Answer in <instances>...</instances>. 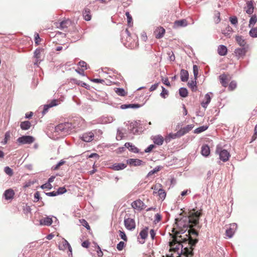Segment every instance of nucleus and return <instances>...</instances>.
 <instances>
[{
	"label": "nucleus",
	"instance_id": "1",
	"mask_svg": "<svg viewBox=\"0 0 257 257\" xmlns=\"http://www.w3.org/2000/svg\"><path fill=\"white\" fill-rule=\"evenodd\" d=\"M201 215V210L193 208L189 211V216H182L175 219V224L178 228V233L183 234L191 226H196Z\"/></svg>",
	"mask_w": 257,
	"mask_h": 257
},
{
	"label": "nucleus",
	"instance_id": "2",
	"mask_svg": "<svg viewBox=\"0 0 257 257\" xmlns=\"http://www.w3.org/2000/svg\"><path fill=\"white\" fill-rule=\"evenodd\" d=\"M73 131L72 122L59 124L55 127V133L62 137L70 134Z\"/></svg>",
	"mask_w": 257,
	"mask_h": 257
},
{
	"label": "nucleus",
	"instance_id": "3",
	"mask_svg": "<svg viewBox=\"0 0 257 257\" xmlns=\"http://www.w3.org/2000/svg\"><path fill=\"white\" fill-rule=\"evenodd\" d=\"M44 49L43 48H37L34 52L33 57L36 59L35 65H38L44 59Z\"/></svg>",
	"mask_w": 257,
	"mask_h": 257
},
{
	"label": "nucleus",
	"instance_id": "4",
	"mask_svg": "<svg viewBox=\"0 0 257 257\" xmlns=\"http://www.w3.org/2000/svg\"><path fill=\"white\" fill-rule=\"evenodd\" d=\"M216 152L219 155V159L223 162H227L230 157V153L225 149L217 148Z\"/></svg>",
	"mask_w": 257,
	"mask_h": 257
},
{
	"label": "nucleus",
	"instance_id": "5",
	"mask_svg": "<svg viewBox=\"0 0 257 257\" xmlns=\"http://www.w3.org/2000/svg\"><path fill=\"white\" fill-rule=\"evenodd\" d=\"M140 125V121H135L131 122L128 127L130 133L133 135H137L139 133V126Z\"/></svg>",
	"mask_w": 257,
	"mask_h": 257
},
{
	"label": "nucleus",
	"instance_id": "6",
	"mask_svg": "<svg viewBox=\"0 0 257 257\" xmlns=\"http://www.w3.org/2000/svg\"><path fill=\"white\" fill-rule=\"evenodd\" d=\"M59 104V100L58 99H53L50 102H48L47 103L44 105L43 109L41 111L43 115H44L48 111V109L53 106H57Z\"/></svg>",
	"mask_w": 257,
	"mask_h": 257
},
{
	"label": "nucleus",
	"instance_id": "7",
	"mask_svg": "<svg viewBox=\"0 0 257 257\" xmlns=\"http://www.w3.org/2000/svg\"><path fill=\"white\" fill-rule=\"evenodd\" d=\"M132 206L133 208L141 211L145 209L147 206L140 199H138L134 201L132 203Z\"/></svg>",
	"mask_w": 257,
	"mask_h": 257
},
{
	"label": "nucleus",
	"instance_id": "8",
	"mask_svg": "<svg viewBox=\"0 0 257 257\" xmlns=\"http://www.w3.org/2000/svg\"><path fill=\"white\" fill-rule=\"evenodd\" d=\"M125 227L129 230H133L136 227L135 221L133 218H125L124 220Z\"/></svg>",
	"mask_w": 257,
	"mask_h": 257
},
{
	"label": "nucleus",
	"instance_id": "9",
	"mask_svg": "<svg viewBox=\"0 0 257 257\" xmlns=\"http://www.w3.org/2000/svg\"><path fill=\"white\" fill-rule=\"evenodd\" d=\"M17 142L22 145L31 144L32 143V136H23L17 139Z\"/></svg>",
	"mask_w": 257,
	"mask_h": 257
},
{
	"label": "nucleus",
	"instance_id": "10",
	"mask_svg": "<svg viewBox=\"0 0 257 257\" xmlns=\"http://www.w3.org/2000/svg\"><path fill=\"white\" fill-rule=\"evenodd\" d=\"M85 120L81 117H76L73 119V123L72 126L73 129L75 127H82L84 126Z\"/></svg>",
	"mask_w": 257,
	"mask_h": 257
},
{
	"label": "nucleus",
	"instance_id": "11",
	"mask_svg": "<svg viewBox=\"0 0 257 257\" xmlns=\"http://www.w3.org/2000/svg\"><path fill=\"white\" fill-rule=\"evenodd\" d=\"M237 227V224L235 223L230 224L229 228L226 230V236L229 238H231L236 230Z\"/></svg>",
	"mask_w": 257,
	"mask_h": 257
},
{
	"label": "nucleus",
	"instance_id": "12",
	"mask_svg": "<svg viewBox=\"0 0 257 257\" xmlns=\"http://www.w3.org/2000/svg\"><path fill=\"white\" fill-rule=\"evenodd\" d=\"M94 138V134L92 132H88L84 133L82 136H80V138L84 142H90Z\"/></svg>",
	"mask_w": 257,
	"mask_h": 257
},
{
	"label": "nucleus",
	"instance_id": "13",
	"mask_svg": "<svg viewBox=\"0 0 257 257\" xmlns=\"http://www.w3.org/2000/svg\"><path fill=\"white\" fill-rule=\"evenodd\" d=\"M246 47L238 48L235 49L234 53L235 56L239 59L243 58L246 53Z\"/></svg>",
	"mask_w": 257,
	"mask_h": 257
},
{
	"label": "nucleus",
	"instance_id": "14",
	"mask_svg": "<svg viewBox=\"0 0 257 257\" xmlns=\"http://www.w3.org/2000/svg\"><path fill=\"white\" fill-rule=\"evenodd\" d=\"M126 163L133 166H140L145 164L142 160L138 159H128L126 160Z\"/></svg>",
	"mask_w": 257,
	"mask_h": 257
},
{
	"label": "nucleus",
	"instance_id": "15",
	"mask_svg": "<svg viewBox=\"0 0 257 257\" xmlns=\"http://www.w3.org/2000/svg\"><path fill=\"white\" fill-rule=\"evenodd\" d=\"M68 249L70 253L72 254V248L70 246L69 243L64 238L62 239V242L61 244L59 245V249L60 250H64L66 249Z\"/></svg>",
	"mask_w": 257,
	"mask_h": 257
},
{
	"label": "nucleus",
	"instance_id": "16",
	"mask_svg": "<svg viewBox=\"0 0 257 257\" xmlns=\"http://www.w3.org/2000/svg\"><path fill=\"white\" fill-rule=\"evenodd\" d=\"M188 25V22L186 19H181L175 21L173 24V28L177 29L180 27H185Z\"/></svg>",
	"mask_w": 257,
	"mask_h": 257
},
{
	"label": "nucleus",
	"instance_id": "17",
	"mask_svg": "<svg viewBox=\"0 0 257 257\" xmlns=\"http://www.w3.org/2000/svg\"><path fill=\"white\" fill-rule=\"evenodd\" d=\"M193 124H188L179 130V135L183 136L190 132L193 127Z\"/></svg>",
	"mask_w": 257,
	"mask_h": 257
},
{
	"label": "nucleus",
	"instance_id": "18",
	"mask_svg": "<svg viewBox=\"0 0 257 257\" xmlns=\"http://www.w3.org/2000/svg\"><path fill=\"white\" fill-rule=\"evenodd\" d=\"M53 220L50 217H46L40 220L39 224L40 225L50 226L52 223Z\"/></svg>",
	"mask_w": 257,
	"mask_h": 257
},
{
	"label": "nucleus",
	"instance_id": "19",
	"mask_svg": "<svg viewBox=\"0 0 257 257\" xmlns=\"http://www.w3.org/2000/svg\"><path fill=\"white\" fill-rule=\"evenodd\" d=\"M220 82L222 86L226 87L228 85V76L223 73L219 76Z\"/></svg>",
	"mask_w": 257,
	"mask_h": 257
},
{
	"label": "nucleus",
	"instance_id": "20",
	"mask_svg": "<svg viewBox=\"0 0 257 257\" xmlns=\"http://www.w3.org/2000/svg\"><path fill=\"white\" fill-rule=\"evenodd\" d=\"M235 40L237 44L241 47L247 48L246 41L242 36L236 35L235 36Z\"/></svg>",
	"mask_w": 257,
	"mask_h": 257
},
{
	"label": "nucleus",
	"instance_id": "21",
	"mask_svg": "<svg viewBox=\"0 0 257 257\" xmlns=\"http://www.w3.org/2000/svg\"><path fill=\"white\" fill-rule=\"evenodd\" d=\"M142 106V105L138 103L133 104H124L120 106V108L121 109H125L127 108L136 109L139 108Z\"/></svg>",
	"mask_w": 257,
	"mask_h": 257
},
{
	"label": "nucleus",
	"instance_id": "22",
	"mask_svg": "<svg viewBox=\"0 0 257 257\" xmlns=\"http://www.w3.org/2000/svg\"><path fill=\"white\" fill-rule=\"evenodd\" d=\"M15 195L14 190L12 189H9L6 190L4 193V197L6 200L12 199Z\"/></svg>",
	"mask_w": 257,
	"mask_h": 257
},
{
	"label": "nucleus",
	"instance_id": "23",
	"mask_svg": "<svg viewBox=\"0 0 257 257\" xmlns=\"http://www.w3.org/2000/svg\"><path fill=\"white\" fill-rule=\"evenodd\" d=\"M201 153L202 156L205 157L209 156L210 153L209 147L206 144L203 145L201 147Z\"/></svg>",
	"mask_w": 257,
	"mask_h": 257
},
{
	"label": "nucleus",
	"instance_id": "24",
	"mask_svg": "<svg viewBox=\"0 0 257 257\" xmlns=\"http://www.w3.org/2000/svg\"><path fill=\"white\" fill-rule=\"evenodd\" d=\"M253 1H247L246 2V13L248 15H251L253 13L254 6Z\"/></svg>",
	"mask_w": 257,
	"mask_h": 257
},
{
	"label": "nucleus",
	"instance_id": "25",
	"mask_svg": "<svg viewBox=\"0 0 257 257\" xmlns=\"http://www.w3.org/2000/svg\"><path fill=\"white\" fill-rule=\"evenodd\" d=\"M124 146L133 153H138L139 152V149L131 143H126Z\"/></svg>",
	"mask_w": 257,
	"mask_h": 257
},
{
	"label": "nucleus",
	"instance_id": "26",
	"mask_svg": "<svg viewBox=\"0 0 257 257\" xmlns=\"http://www.w3.org/2000/svg\"><path fill=\"white\" fill-rule=\"evenodd\" d=\"M209 94H212V93L209 92V93L206 94L204 96V99H205V101H202L201 102V106L205 109H206L207 108L208 105L210 102V101L211 99Z\"/></svg>",
	"mask_w": 257,
	"mask_h": 257
},
{
	"label": "nucleus",
	"instance_id": "27",
	"mask_svg": "<svg viewBox=\"0 0 257 257\" xmlns=\"http://www.w3.org/2000/svg\"><path fill=\"white\" fill-rule=\"evenodd\" d=\"M127 165L124 163H114L111 168L114 171H119L125 169Z\"/></svg>",
	"mask_w": 257,
	"mask_h": 257
},
{
	"label": "nucleus",
	"instance_id": "28",
	"mask_svg": "<svg viewBox=\"0 0 257 257\" xmlns=\"http://www.w3.org/2000/svg\"><path fill=\"white\" fill-rule=\"evenodd\" d=\"M180 78L182 81L186 82L189 78V73L187 70L182 69L180 71Z\"/></svg>",
	"mask_w": 257,
	"mask_h": 257
},
{
	"label": "nucleus",
	"instance_id": "29",
	"mask_svg": "<svg viewBox=\"0 0 257 257\" xmlns=\"http://www.w3.org/2000/svg\"><path fill=\"white\" fill-rule=\"evenodd\" d=\"M83 17L84 19L86 21H89L91 19V15L90 14V10L87 8H85L83 11Z\"/></svg>",
	"mask_w": 257,
	"mask_h": 257
},
{
	"label": "nucleus",
	"instance_id": "30",
	"mask_svg": "<svg viewBox=\"0 0 257 257\" xmlns=\"http://www.w3.org/2000/svg\"><path fill=\"white\" fill-rule=\"evenodd\" d=\"M217 52L219 55L225 56L227 53V47L224 45H220L218 47Z\"/></svg>",
	"mask_w": 257,
	"mask_h": 257
},
{
	"label": "nucleus",
	"instance_id": "31",
	"mask_svg": "<svg viewBox=\"0 0 257 257\" xmlns=\"http://www.w3.org/2000/svg\"><path fill=\"white\" fill-rule=\"evenodd\" d=\"M232 32V28L229 25L225 29L222 30V33L227 38H230Z\"/></svg>",
	"mask_w": 257,
	"mask_h": 257
},
{
	"label": "nucleus",
	"instance_id": "32",
	"mask_svg": "<svg viewBox=\"0 0 257 257\" xmlns=\"http://www.w3.org/2000/svg\"><path fill=\"white\" fill-rule=\"evenodd\" d=\"M153 142L155 144L161 146L164 142V138L161 136H155L153 138Z\"/></svg>",
	"mask_w": 257,
	"mask_h": 257
},
{
	"label": "nucleus",
	"instance_id": "33",
	"mask_svg": "<svg viewBox=\"0 0 257 257\" xmlns=\"http://www.w3.org/2000/svg\"><path fill=\"white\" fill-rule=\"evenodd\" d=\"M148 227H145L140 232L139 236L143 239H145L147 238L148 235Z\"/></svg>",
	"mask_w": 257,
	"mask_h": 257
},
{
	"label": "nucleus",
	"instance_id": "34",
	"mask_svg": "<svg viewBox=\"0 0 257 257\" xmlns=\"http://www.w3.org/2000/svg\"><path fill=\"white\" fill-rule=\"evenodd\" d=\"M172 249L175 252H177L178 254H181L182 252L183 245L181 244H175L172 247Z\"/></svg>",
	"mask_w": 257,
	"mask_h": 257
},
{
	"label": "nucleus",
	"instance_id": "35",
	"mask_svg": "<svg viewBox=\"0 0 257 257\" xmlns=\"http://www.w3.org/2000/svg\"><path fill=\"white\" fill-rule=\"evenodd\" d=\"M34 41L35 44L36 46H38L41 44V42L44 41L43 39L41 38L39 36V35L38 33L35 32L34 33Z\"/></svg>",
	"mask_w": 257,
	"mask_h": 257
},
{
	"label": "nucleus",
	"instance_id": "36",
	"mask_svg": "<svg viewBox=\"0 0 257 257\" xmlns=\"http://www.w3.org/2000/svg\"><path fill=\"white\" fill-rule=\"evenodd\" d=\"M31 122L28 121H24L21 123L20 127L23 130H27L31 127Z\"/></svg>",
	"mask_w": 257,
	"mask_h": 257
},
{
	"label": "nucleus",
	"instance_id": "37",
	"mask_svg": "<svg viewBox=\"0 0 257 257\" xmlns=\"http://www.w3.org/2000/svg\"><path fill=\"white\" fill-rule=\"evenodd\" d=\"M196 85V80L194 79L188 83V86L191 89L192 91H196L197 90Z\"/></svg>",
	"mask_w": 257,
	"mask_h": 257
},
{
	"label": "nucleus",
	"instance_id": "38",
	"mask_svg": "<svg viewBox=\"0 0 257 257\" xmlns=\"http://www.w3.org/2000/svg\"><path fill=\"white\" fill-rule=\"evenodd\" d=\"M179 93L182 97H186L188 95V90L185 87H181L179 89Z\"/></svg>",
	"mask_w": 257,
	"mask_h": 257
},
{
	"label": "nucleus",
	"instance_id": "39",
	"mask_svg": "<svg viewBox=\"0 0 257 257\" xmlns=\"http://www.w3.org/2000/svg\"><path fill=\"white\" fill-rule=\"evenodd\" d=\"M165 33V30L163 27H160L157 31V33L156 35V37L157 39H160L162 38Z\"/></svg>",
	"mask_w": 257,
	"mask_h": 257
},
{
	"label": "nucleus",
	"instance_id": "40",
	"mask_svg": "<svg viewBox=\"0 0 257 257\" xmlns=\"http://www.w3.org/2000/svg\"><path fill=\"white\" fill-rule=\"evenodd\" d=\"M208 128V125H202L199 127H197L194 131V133L195 134H200L206 130H207Z\"/></svg>",
	"mask_w": 257,
	"mask_h": 257
},
{
	"label": "nucleus",
	"instance_id": "41",
	"mask_svg": "<svg viewBox=\"0 0 257 257\" xmlns=\"http://www.w3.org/2000/svg\"><path fill=\"white\" fill-rule=\"evenodd\" d=\"M162 166H158L156 167L153 170L150 171L149 173L147 175L148 177H149L152 175H153L155 173H157L159 171H160L162 169Z\"/></svg>",
	"mask_w": 257,
	"mask_h": 257
},
{
	"label": "nucleus",
	"instance_id": "42",
	"mask_svg": "<svg viewBox=\"0 0 257 257\" xmlns=\"http://www.w3.org/2000/svg\"><path fill=\"white\" fill-rule=\"evenodd\" d=\"M115 92L119 96H124L126 95L124 89L122 88H116L115 90Z\"/></svg>",
	"mask_w": 257,
	"mask_h": 257
},
{
	"label": "nucleus",
	"instance_id": "43",
	"mask_svg": "<svg viewBox=\"0 0 257 257\" xmlns=\"http://www.w3.org/2000/svg\"><path fill=\"white\" fill-rule=\"evenodd\" d=\"M158 195L161 199L164 200L166 196V193L163 189H159L158 190Z\"/></svg>",
	"mask_w": 257,
	"mask_h": 257
},
{
	"label": "nucleus",
	"instance_id": "44",
	"mask_svg": "<svg viewBox=\"0 0 257 257\" xmlns=\"http://www.w3.org/2000/svg\"><path fill=\"white\" fill-rule=\"evenodd\" d=\"M122 128H118L117 130L116 139L117 140H121L123 137V133H122Z\"/></svg>",
	"mask_w": 257,
	"mask_h": 257
},
{
	"label": "nucleus",
	"instance_id": "45",
	"mask_svg": "<svg viewBox=\"0 0 257 257\" xmlns=\"http://www.w3.org/2000/svg\"><path fill=\"white\" fill-rule=\"evenodd\" d=\"M66 161L63 160H60L55 166H53L52 167V169L53 170H57L59 169V168L62 166L63 165H64Z\"/></svg>",
	"mask_w": 257,
	"mask_h": 257
},
{
	"label": "nucleus",
	"instance_id": "46",
	"mask_svg": "<svg viewBox=\"0 0 257 257\" xmlns=\"http://www.w3.org/2000/svg\"><path fill=\"white\" fill-rule=\"evenodd\" d=\"M236 86H237V83H236V81L234 80H232L229 83V84L228 85V89L230 91H232L236 88Z\"/></svg>",
	"mask_w": 257,
	"mask_h": 257
},
{
	"label": "nucleus",
	"instance_id": "47",
	"mask_svg": "<svg viewBox=\"0 0 257 257\" xmlns=\"http://www.w3.org/2000/svg\"><path fill=\"white\" fill-rule=\"evenodd\" d=\"M249 34L252 38H257V28H252L249 31Z\"/></svg>",
	"mask_w": 257,
	"mask_h": 257
},
{
	"label": "nucleus",
	"instance_id": "48",
	"mask_svg": "<svg viewBox=\"0 0 257 257\" xmlns=\"http://www.w3.org/2000/svg\"><path fill=\"white\" fill-rule=\"evenodd\" d=\"M162 91L160 93V96L163 98H166L168 95L169 92L164 87L162 86Z\"/></svg>",
	"mask_w": 257,
	"mask_h": 257
},
{
	"label": "nucleus",
	"instance_id": "49",
	"mask_svg": "<svg viewBox=\"0 0 257 257\" xmlns=\"http://www.w3.org/2000/svg\"><path fill=\"white\" fill-rule=\"evenodd\" d=\"M125 15L127 18L128 26L130 27H131L132 26V24H133L132 23V20H133L132 17L128 12H126L125 13Z\"/></svg>",
	"mask_w": 257,
	"mask_h": 257
},
{
	"label": "nucleus",
	"instance_id": "50",
	"mask_svg": "<svg viewBox=\"0 0 257 257\" xmlns=\"http://www.w3.org/2000/svg\"><path fill=\"white\" fill-rule=\"evenodd\" d=\"M256 21H257L256 16L255 15H252L249 20V26L250 27L251 25H254L255 24V23L256 22Z\"/></svg>",
	"mask_w": 257,
	"mask_h": 257
},
{
	"label": "nucleus",
	"instance_id": "51",
	"mask_svg": "<svg viewBox=\"0 0 257 257\" xmlns=\"http://www.w3.org/2000/svg\"><path fill=\"white\" fill-rule=\"evenodd\" d=\"M220 14L219 12L216 11L214 14V22L216 24H218L220 22Z\"/></svg>",
	"mask_w": 257,
	"mask_h": 257
},
{
	"label": "nucleus",
	"instance_id": "52",
	"mask_svg": "<svg viewBox=\"0 0 257 257\" xmlns=\"http://www.w3.org/2000/svg\"><path fill=\"white\" fill-rule=\"evenodd\" d=\"M23 211L24 213L26 214L28 213L31 214V206H28L27 204H26L23 206Z\"/></svg>",
	"mask_w": 257,
	"mask_h": 257
},
{
	"label": "nucleus",
	"instance_id": "53",
	"mask_svg": "<svg viewBox=\"0 0 257 257\" xmlns=\"http://www.w3.org/2000/svg\"><path fill=\"white\" fill-rule=\"evenodd\" d=\"M193 74L194 76V79L197 80V76L198 74V68L197 65H194L193 66Z\"/></svg>",
	"mask_w": 257,
	"mask_h": 257
},
{
	"label": "nucleus",
	"instance_id": "54",
	"mask_svg": "<svg viewBox=\"0 0 257 257\" xmlns=\"http://www.w3.org/2000/svg\"><path fill=\"white\" fill-rule=\"evenodd\" d=\"M125 243L123 241H121L119 242L118 243H117L116 245V248L118 250L121 251L123 249V248L125 246Z\"/></svg>",
	"mask_w": 257,
	"mask_h": 257
},
{
	"label": "nucleus",
	"instance_id": "55",
	"mask_svg": "<svg viewBox=\"0 0 257 257\" xmlns=\"http://www.w3.org/2000/svg\"><path fill=\"white\" fill-rule=\"evenodd\" d=\"M5 172L9 176H12L13 174V170L9 167H6L4 169Z\"/></svg>",
	"mask_w": 257,
	"mask_h": 257
},
{
	"label": "nucleus",
	"instance_id": "56",
	"mask_svg": "<svg viewBox=\"0 0 257 257\" xmlns=\"http://www.w3.org/2000/svg\"><path fill=\"white\" fill-rule=\"evenodd\" d=\"M66 191H67L66 189L64 187H59L57 191H56V193L58 195L63 194L64 193L66 192Z\"/></svg>",
	"mask_w": 257,
	"mask_h": 257
},
{
	"label": "nucleus",
	"instance_id": "57",
	"mask_svg": "<svg viewBox=\"0 0 257 257\" xmlns=\"http://www.w3.org/2000/svg\"><path fill=\"white\" fill-rule=\"evenodd\" d=\"M119 235L120 238L125 241L127 240V236L123 231L119 230Z\"/></svg>",
	"mask_w": 257,
	"mask_h": 257
},
{
	"label": "nucleus",
	"instance_id": "58",
	"mask_svg": "<svg viewBox=\"0 0 257 257\" xmlns=\"http://www.w3.org/2000/svg\"><path fill=\"white\" fill-rule=\"evenodd\" d=\"M229 21L233 25H236L238 23L237 18L235 16L230 17L229 18Z\"/></svg>",
	"mask_w": 257,
	"mask_h": 257
},
{
	"label": "nucleus",
	"instance_id": "59",
	"mask_svg": "<svg viewBox=\"0 0 257 257\" xmlns=\"http://www.w3.org/2000/svg\"><path fill=\"white\" fill-rule=\"evenodd\" d=\"M162 215L159 213H157L155 215L154 222L155 223L159 222L162 219Z\"/></svg>",
	"mask_w": 257,
	"mask_h": 257
},
{
	"label": "nucleus",
	"instance_id": "60",
	"mask_svg": "<svg viewBox=\"0 0 257 257\" xmlns=\"http://www.w3.org/2000/svg\"><path fill=\"white\" fill-rule=\"evenodd\" d=\"M41 188L42 189H51L52 188V185L49 183H47L46 182V183L43 184L41 186Z\"/></svg>",
	"mask_w": 257,
	"mask_h": 257
},
{
	"label": "nucleus",
	"instance_id": "61",
	"mask_svg": "<svg viewBox=\"0 0 257 257\" xmlns=\"http://www.w3.org/2000/svg\"><path fill=\"white\" fill-rule=\"evenodd\" d=\"M78 65L82 68H84L86 70L89 67L87 66V63L84 61H80L78 63Z\"/></svg>",
	"mask_w": 257,
	"mask_h": 257
},
{
	"label": "nucleus",
	"instance_id": "62",
	"mask_svg": "<svg viewBox=\"0 0 257 257\" xmlns=\"http://www.w3.org/2000/svg\"><path fill=\"white\" fill-rule=\"evenodd\" d=\"M155 147V146L154 145H150L145 150V152L150 153Z\"/></svg>",
	"mask_w": 257,
	"mask_h": 257
},
{
	"label": "nucleus",
	"instance_id": "63",
	"mask_svg": "<svg viewBox=\"0 0 257 257\" xmlns=\"http://www.w3.org/2000/svg\"><path fill=\"white\" fill-rule=\"evenodd\" d=\"M96 247H97L96 252H97V255L99 257H101L103 255V252L101 251V249L100 246L96 244Z\"/></svg>",
	"mask_w": 257,
	"mask_h": 257
},
{
	"label": "nucleus",
	"instance_id": "64",
	"mask_svg": "<svg viewBox=\"0 0 257 257\" xmlns=\"http://www.w3.org/2000/svg\"><path fill=\"white\" fill-rule=\"evenodd\" d=\"M178 133H179V131L176 133L170 134L169 135V137L172 139H175L176 138H180V137H182L181 136L179 135Z\"/></svg>",
	"mask_w": 257,
	"mask_h": 257
}]
</instances>
